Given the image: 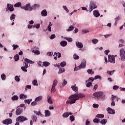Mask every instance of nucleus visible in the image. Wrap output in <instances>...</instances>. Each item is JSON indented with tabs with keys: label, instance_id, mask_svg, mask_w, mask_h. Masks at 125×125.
Returning a JSON list of instances; mask_svg holds the SVG:
<instances>
[{
	"label": "nucleus",
	"instance_id": "nucleus-1",
	"mask_svg": "<svg viewBox=\"0 0 125 125\" xmlns=\"http://www.w3.org/2000/svg\"><path fill=\"white\" fill-rule=\"evenodd\" d=\"M85 95L83 93H76L72 95L69 97V100L66 101V104H74L79 98H83Z\"/></svg>",
	"mask_w": 125,
	"mask_h": 125
},
{
	"label": "nucleus",
	"instance_id": "nucleus-2",
	"mask_svg": "<svg viewBox=\"0 0 125 125\" xmlns=\"http://www.w3.org/2000/svg\"><path fill=\"white\" fill-rule=\"evenodd\" d=\"M24 64L25 65L24 66H21V69L22 70V71H23V72H27V68H28V67H29V64H34V63H35V62H33L32 61H31V60H29L28 59V58H25L24 59Z\"/></svg>",
	"mask_w": 125,
	"mask_h": 125
},
{
	"label": "nucleus",
	"instance_id": "nucleus-3",
	"mask_svg": "<svg viewBox=\"0 0 125 125\" xmlns=\"http://www.w3.org/2000/svg\"><path fill=\"white\" fill-rule=\"evenodd\" d=\"M86 66V61L85 60H83L81 64L79 66L75 67L74 71H79V70H81V69H84Z\"/></svg>",
	"mask_w": 125,
	"mask_h": 125
},
{
	"label": "nucleus",
	"instance_id": "nucleus-4",
	"mask_svg": "<svg viewBox=\"0 0 125 125\" xmlns=\"http://www.w3.org/2000/svg\"><path fill=\"white\" fill-rule=\"evenodd\" d=\"M117 55L115 56H114V55H108V62H110V63H112V64H115L116 63V60L115 59V57H116Z\"/></svg>",
	"mask_w": 125,
	"mask_h": 125
},
{
	"label": "nucleus",
	"instance_id": "nucleus-5",
	"mask_svg": "<svg viewBox=\"0 0 125 125\" xmlns=\"http://www.w3.org/2000/svg\"><path fill=\"white\" fill-rule=\"evenodd\" d=\"M28 118L25 116H20L16 119V122H19L21 123H23V122H25V121H27Z\"/></svg>",
	"mask_w": 125,
	"mask_h": 125
},
{
	"label": "nucleus",
	"instance_id": "nucleus-6",
	"mask_svg": "<svg viewBox=\"0 0 125 125\" xmlns=\"http://www.w3.org/2000/svg\"><path fill=\"white\" fill-rule=\"evenodd\" d=\"M95 8H97V6L95 4L94 2L91 1L90 3L89 4V12H91L93 9H95Z\"/></svg>",
	"mask_w": 125,
	"mask_h": 125
},
{
	"label": "nucleus",
	"instance_id": "nucleus-7",
	"mask_svg": "<svg viewBox=\"0 0 125 125\" xmlns=\"http://www.w3.org/2000/svg\"><path fill=\"white\" fill-rule=\"evenodd\" d=\"M21 8L24 9L26 11H28V10H29V11H32L33 10V8H32L30 3L26 4L25 6H21Z\"/></svg>",
	"mask_w": 125,
	"mask_h": 125
},
{
	"label": "nucleus",
	"instance_id": "nucleus-8",
	"mask_svg": "<svg viewBox=\"0 0 125 125\" xmlns=\"http://www.w3.org/2000/svg\"><path fill=\"white\" fill-rule=\"evenodd\" d=\"M93 95L96 98H100V97H102L104 95V92L103 91L96 92L93 94Z\"/></svg>",
	"mask_w": 125,
	"mask_h": 125
},
{
	"label": "nucleus",
	"instance_id": "nucleus-9",
	"mask_svg": "<svg viewBox=\"0 0 125 125\" xmlns=\"http://www.w3.org/2000/svg\"><path fill=\"white\" fill-rule=\"evenodd\" d=\"M120 56L121 61H125V51L124 52V49L120 50Z\"/></svg>",
	"mask_w": 125,
	"mask_h": 125
},
{
	"label": "nucleus",
	"instance_id": "nucleus-10",
	"mask_svg": "<svg viewBox=\"0 0 125 125\" xmlns=\"http://www.w3.org/2000/svg\"><path fill=\"white\" fill-rule=\"evenodd\" d=\"M57 80H55L53 81V84L52 86V88L51 90V93H52V92L54 93L55 92V91H56V89L55 88V86H56V85H57Z\"/></svg>",
	"mask_w": 125,
	"mask_h": 125
},
{
	"label": "nucleus",
	"instance_id": "nucleus-11",
	"mask_svg": "<svg viewBox=\"0 0 125 125\" xmlns=\"http://www.w3.org/2000/svg\"><path fill=\"white\" fill-rule=\"evenodd\" d=\"M12 123H13L12 120L10 118L5 119L2 121V124H3V125H11Z\"/></svg>",
	"mask_w": 125,
	"mask_h": 125
},
{
	"label": "nucleus",
	"instance_id": "nucleus-12",
	"mask_svg": "<svg viewBox=\"0 0 125 125\" xmlns=\"http://www.w3.org/2000/svg\"><path fill=\"white\" fill-rule=\"evenodd\" d=\"M7 7L8 10H9V11H11V12H12V11H14V8L13 7V6L12 4L8 3L7 4Z\"/></svg>",
	"mask_w": 125,
	"mask_h": 125
},
{
	"label": "nucleus",
	"instance_id": "nucleus-13",
	"mask_svg": "<svg viewBox=\"0 0 125 125\" xmlns=\"http://www.w3.org/2000/svg\"><path fill=\"white\" fill-rule=\"evenodd\" d=\"M107 111L108 114L114 115L116 113V111L114 109L111 108L110 107L107 108Z\"/></svg>",
	"mask_w": 125,
	"mask_h": 125
},
{
	"label": "nucleus",
	"instance_id": "nucleus-14",
	"mask_svg": "<svg viewBox=\"0 0 125 125\" xmlns=\"http://www.w3.org/2000/svg\"><path fill=\"white\" fill-rule=\"evenodd\" d=\"M76 45L77 47H78V48H83V44L82 42H76Z\"/></svg>",
	"mask_w": 125,
	"mask_h": 125
},
{
	"label": "nucleus",
	"instance_id": "nucleus-15",
	"mask_svg": "<svg viewBox=\"0 0 125 125\" xmlns=\"http://www.w3.org/2000/svg\"><path fill=\"white\" fill-rule=\"evenodd\" d=\"M23 112V109L22 108H17L16 111V115L17 116H19V115H21Z\"/></svg>",
	"mask_w": 125,
	"mask_h": 125
},
{
	"label": "nucleus",
	"instance_id": "nucleus-16",
	"mask_svg": "<svg viewBox=\"0 0 125 125\" xmlns=\"http://www.w3.org/2000/svg\"><path fill=\"white\" fill-rule=\"evenodd\" d=\"M71 88H72V90L75 91V92H78V90H79V88L76 86V84H75L74 85H72L71 86Z\"/></svg>",
	"mask_w": 125,
	"mask_h": 125
},
{
	"label": "nucleus",
	"instance_id": "nucleus-17",
	"mask_svg": "<svg viewBox=\"0 0 125 125\" xmlns=\"http://www.w3.org/2000/svg\"><path fill=\"white\" fill-rule=\"evenodd\" d=\"M57 56H58V58H60V57H61V53H58V55H57V53L55 52L54 54V59H55V60H57Z\"/></svg>",
	"mask_w": 125,
	"mask_h": 125
},
{
	"label": "nucleus",
	"instance_id": "nucleus-18",
	"mask_svg": "<svg viewBox=\"0 0 125 125\" xmlns=\"http://www.w3.org/2000/svg\"><path fill=\"white\" fill-rule=\"evenodd\" d=\"M93 15L95 17H99V16H100V13H99V11L97 10H94L93 11Z\"/></svg>",
	"mask_w": 125,
	"mask_h": 125
},
{
	"label": "nucleus",
	"instance_id": "nucleus-19",
	"mask_svg": "<svg viewBox=\"0 0 125 125\" xmlns=\"http://www.w3.org/2000/svg\"><path fill=\"white\" fill-rule=\"evenodd\" d=\"M41 15L43 17L47 16V11H46V10H45V9L43 10L41 12Z\"/></svg>",
	"mask_w": 125,
	"mask_h": 125
},
{
	"label": "nucleus",
	"instance_id": "nucleus-20",
	"mask_svg": "<svg viewBox=\"0 0 125 125\" xmlns=\"http://www.w3.org/2000/svg\"><path fill=\"white\" fill-rule=\"evenodd\" d=\"M68 43H67V42L65 41H62L60 42V44L61 45V46H66V45H67Z\"/></svg>",
	"mask_w": 125,
	"mask_h": 125
},
{
	"label": "nucleus",
	"instance_id": "nucleus-21",
	"mask_svg": "<svg viewBox=\"0 0 125 125\" xmlns=\"http://www.w3.org/2000/svg\"><path fill=\"white\" fill-rule=\"evenodd\" d=\"M11 99L12 101H15L16 100H18L19 99V97L17 95H14L12 98Z\"/></svg>",
	"mask_w": 125,
	"mask_h": 125
},
{
	"label": "nucleus",
	"instance_id": "nucleus-22",
	"mask_svg": "<svg viewBox=\"0 0 125 125\" xmlns=\"http://www.w3.org/2000/svg\"><path fill=\"white\" fill-rule=\"evenodd\" d=\"M16 17V15L14 14H12L10 17V20L13 21V22H14V20H15V18Z\"/></svg>",
	"mask_w": 125,
	"mask_h": 125
},
{
	"label": "nucleus",
	"instance_id": "nucleus-23",
	"mask_svg": "<svg viewBox=\"0 0 125 125\" xmlns=\"http://www.w3.org/2000/svg\"><path fill=\"white\" fill-rule=\"evenodd\" d=\"M45 117H49L50 116V111L49 110H46L44 111Z\"/></svg>",
	"mask_w": 125,
	"mask_h": 125
},
{
	"label": "nucleus",
	"instance_id": "nucleus-24",
	"mask_svg": "<svg viewBox=\"0 0 125 125\" xmlns=\"http://www.w3.org/2000/svg\"><path fill=\"white\" fill-rule=\"evenodd\" d=\"M47 102L49 103V104H52L53 102H52V100H51V96H48L47 97Z\"/></svg>",
	"mask_w": 125,
	"mask_h": 125
},
{
	"label": "nucleus",
	"instance_id": "nucleus-25",
	"mask_svg": "<svg viewBox=\"0 0 125 125\" xmlns=\"http://www.w3.org/2000/svg\"><path fill=\"white\" fill-rule=\"evenodd\" d=\"M27 98V95H25L23 94H21L20 95V99L23 100V99H26Z\"/></svg>",
	"mask_w": 125,
	"mask_h": 125
},
{
	"label": "nucleus",
	"instance_id": "nucleus-26",
	"mask_svg": "<svg viewBox=\"0 0 125 125\" xmlns=\"http://www.w3.org/2000/svg\"><path fill=\"white\" fill-rule=\"evenodd\" d=\"M42 99V96H39V97H37L35 99V101L36 102H39V101H41Z\"/></svg>",
	"mask_w": 125,
	"mask_h": 125
},
{
	"label": "nucleus",
	"instance_id": "nucleus-27",
	"mask_svg": "<svg viewBox=\"0 0 125 125\" xmlns=\"http://www.w3.org/2000/svg\"><path fill=\"white\" fill-rule=\"evenodd\" d=\"M121 18L120 16H118L115 19V24L114 25L115 26H117V24H118V22L119 21V20H120V19Z\"/></svg>",
	"mask_w": 125,
	"mask_h": 125
},
{
	"label": "nucleus",
	"instance_id": "nucleus-28",
	"mask_svg": "<svg viewBox=\"0 0 125 125\" xmlns=\"http://www.w3.org/2000/svg\"><path fill=\"white\" fill-rule=\"evenodd\" d=\"M74 27L73 25H70L68 29H66L67 32H71V31H73L74 30Z\"/></svg>",
	"mask_w": 125,
	"mask_h": 125
},
{
	"label": "nucleus",
	"instance_id": "nucleus-29",
	"mask_svg": "<svg viewBox=\"0 0 125 125\" xmlns=\"http://www.w3.org/2000/svg\"><path fill=\"white\" fill-rule=\"evenodd\" d=\"M43 66H44V67H47V66H49L50 65V63L47 62H42Z\"/></svg>",
	"mask_w": 125,
	"mask_h": 125
},
{
	"label": "nucleus",
	"instance_id": "nucleus-30",
	"mask_svg": "<svg viewBox=\"0 0 125 125\" xmlns=\"http://www.w3.org/2000/svg\"><path fill=\"white\" fill-rule=\"evenodd\" d=\"M21 5H22V4H21V2H18L17 3L15 4L14 6L15 7H21Z\"/></svg>",
	"mask_w": 125,
	"mask_h": 125
},
{
	"label": "nucleus",
	"instance_id": "nucleus-31",
	"mask_svg": "<svg viewBox=\"0 0 125 125\" xmlns=\"http://www.w3.org/2000/svg\"><path fill=\"white\" fill-rule=\"evenodd\" d=\"M73 58L75 60H78V59H80V57L77 54H74L73 55Z\"/></svg>",
	"mask_w": 125,
	"mask_h": 125
},
{
	"label": "nucleus",
	"instance_id": "nucleus-32",
	"mask_svg": "<svg viewBox=\"0 0 125 125\" xmlns=\"http://www.w3.org/2000/svg\"><path fill=\"white\" fill-rule=\"evenodd\" d=\"M96 118H99L101 119H103V118H104V114H98L96 116Z\"/></svg>",
	"mask_w": 125,
	"mask_h": 125
},
{
	"label": "nucleus",
	"instance_id": "nucleus-33",
	"mask_svg": "<svg viewBox=\"0 0 125 125\" xmlns=\"http://www.w3.org/2000/svg\"><path fill=\"white\" fill-rule=\"evenodd\" d=\"M67 63L65 62H61L60 64H59L60 67H62V68H63V67H65V65H66Z\"/></svg>",
	"mask_w": 125,
	"mask_h": 125
},
{
	"label": "nucleus",
	"instance_id": "nucleus-34",
	"mask_svg": "<svg viewBox=\"0 0 125 125\" xmlns=\"http://www.w3.org/2000/svg\"><path fill=\"white\" fill-rule=\"evenodd\" d=\"M87 72L90 75H93V74H94V71H93L92 69H88Z\"/></svg>",
	"mask_w": 125,
	"mask_h": 125
},
{
	"label": "nucleus",
	"instance_id": "nucleus-35",
	"mask_svg": "<svg viewBox=\"0 0 125 125\" xmlns=\"http://www.w3.org/2000/svg\"><path fill=\"white\" fill-rule=\"evenodd\" d=\"M115 72H116V70H113V71H107V73L108 74V75H109V76H112V75H113V74H114V73H115Z\"/></svg>",
	"mask_w": 125,
	"mask_h": 125
},
{
	"label": "nucleus",
	"instance_id": "nucleus-36",
	"mask_svg": "<svg viewBox=\"0 0 125 125\" xmlns=\"http://www.w3.org/2000/svg\"><path fill=\"white\" fill-rule=\"evenodd\" d=\"M66 71V69L64 68H60L58 73L59 74H62V73H64Z\"/></svg>",
	"mask_w": 125,
	"mask_h": 125
},
{
	"label": "nucleus",
	"instance_id": "nucleus-37",
	"mask_svg": "<svg viewBox=\"0 0 125 125\" xmlns=\"http://www.w3.org/2000/svg\"><path fill=\"white\" fill-rule=\"evenodd\" d=\"M1 79L2 80V81H5L6 79V75L4 74H2L1 75Z\"/></svg>",
	"mask_w": 125,
	"mask_h": 125
},
{
	"label": "nucleus",
	"instance_id": "nucleus-38",
	"mask_svg": "<svg viewBox=\"0 0 125 125\" xmlns=\"http://www.w3.org/2000/svg\"><path fill=\"white\" fill-rule=\"evenodd\" d=\"M24 102H25V103L28 104V105H29L30 104L31 102H32V99H31L30 100H29V99L25 100Z\"/></svg>",
	"mask_w": 125,
	"mask_h": 125
},
{
	"label": "nucleus",
	"instance_id": "nucleus-39",
	"mask_svg": "<svg viewBox=\"0 0 125 125\" xmlns=\"http://www.w3.org/2000/svg\"><path fill=\"white\" fill-rule=\"evenodd\" d=\"M101 124L102 125H106V123H107V120L106 119H103L102 121H100Z\"/></svg>",
	"mask_w": 125,
	"mask_h": 125
},
{
	"label": "nucleus",
	"instance_id": "nucleus-40",
	"mask_svg": "<svg viewBox=\"0 0 125 125\" xmlns=\"http://www.w3.org/2000/svg\"><path fill=\"white\" fill-rule=\"evenodd\" d=\"M98 42H99V41L98 40V39H93L92 40V42H93L94 44H96V43H97Z\"/></svg>",
	"mask_w": 125,
	"mask_h": 125
},
{
	"label": "nucleus",
	"instance_id": "nucleus-41",
	"mask_svg": "<svg viewBox=\"0 0 125 125\" xmlns=\"http://www.w3.org/2000/svg\"><path fill=\"white\" fill-rule=\"evenodd\" d=\"M95 79V78L93 77H90L87 81H86V83H88V82H93V81H94Z\"/></svg>",
	"mask_w": 125,
	"mask_h": 125
},
{
	"label": "nucleus",
	"instance_id": "nucleus-42",
	"mask_svg": "<svg viewBox=\"0 0 125 125\" xmlns=\"http://www.w3.org/2000/svg\"><path fill=\"white\" fill-rule=\"evenodd\" d=\"M93 122L95 123V124H98V123H100V119L95 118V119L93 120Z\"/></svg>",
	"mask_w": 125,
	"mask_h": 125
},
{
	"label": "nucleus",
	"instance_id": "nucleus-43",
	"mask_svg": "<svg viewBox=\"0 0 125 125\" xmlns=\"http://www.w3.org/2000/svg\"><path fill=\"white\" fill-rule=\"evenodd\" d=\"M62 117L63 118H68V117H69V113L65 112L63 114Z\"/></svg>",
	"mask_w": 125,
	"mask_h": 125
},
{
	"label": "nucleus",
	"instance_id": "nucleus-44",
	"mask_svg": "<svg viewBox=\"0 0 125 125\" xmlns=\"http://www.w3.org/2000/svg\"><path fill=\"white\" fill-rule=\"evenodd\" d=\"M32 52H33V53H35V54H36L37 55H39V54L41 53L40 52V51L35 50H32Z\"/></svg>",
	"mask_w": 125,
	"mask_h": 125
},
{
	"label": "nucleus",
	"instance_id": "nucleus-45",
	"mask_svg": "<svg viewBox=\"0 0 125 125\" xmlns=\"http://www.w3.org/2000/svg\"><path fill=\"white\" fill-rule=\"evenodd\" d=\"M51 24V22H50L49 25L47 26V29H48L49 32H51V26H52V24Z\"/></svg>",
	"mask_w": 125,
	"mask_h": 125
},
{
	"label": "nucleus",
	"instance_id": "nucleus-46",
	"mask_svg": "<svg viewBox=\"0 0 125 125\" xmlns=\"http://www.w3.org/2000/svg\"><path fill=\"white\" fill-rule=\"evenodd\" d=\"M14 59L15 61H18L19 60V55L18 54L14 56Z\"/></svg>",
	"mask_w": 125,
	"mask_h": 125
},
{
	"label": "nucleus",
	"instance_id": "nucleus-47",
	"mask_svg": "<svg viewBox=\"0 0 125 125\" xmlns=\"http://www.w3.org/2000/svg\"><path fill=\"white\" fill-rule=\"evenodd\" d=\"M32 83L33 84V85H39L38 84H37L38 83V81L37 80H34L33 82H32Z\"/></svg>",
	"mask_w": 125,
	"mask_h": 125
},
{
	"label": "nucleus",
	"instance_id": "nucleus-48",
	"mask_svg": "<svg viewBox=\"0 0 125 125\" xmlns=\"http://www.w3.org/2000/svg\"><path fill=\"white\" fill-rule=\"evenodd\" d=\"M12 47H13V50H15V49H16V48H17L18 47H19V46H18V45L13 44L12 45Z\"/></svg>",
	"mask_w": 125,
	"mask_h": 125
},
{
	"label": "nucleus",
	"instance_id": "nucleus-49",
	"mask_svg": "<svg viewBox=\"0 0 125 125\" xmlns=\"http://www.w3.org/2000/svg\"><path fill=\"white\" fill-rule=\"evenodd\" d=\"M67 83V81L63 80V82L62 83V86H65Z\"/></svg>",
	"mask_w": 125,
	"mask_h": 125
},
{
	"label": "nucleus",
	"instance_id": "nucleus-50",
	"mask_svg": "<svg viewBox=\"0 0 125 125\" xmlns=\"http://www.w3.org/2000/svg\"><path fill=\"white\" fill-rule=\"evenodd\" d=\"M32 120L33 122H37V116L36 115H33L32 116Z\"/></svg>",
	"mask_w": 125,
	"mask_h": 125
},
{
	"label": "nucleus",
	"instance_id": "nucleus-51",
	"mask_svg": "<svg viewBox=\"0 0 125 125\" xmlns=\"http://www.w3.org/2000/svg\"><path fill=\"white\" fill-rule=\"evenodd\" d=\"M15 80L16 82H20V78L18 76H15Z\"/></svg>",
	"mask_w": 125,
	"mask_h": 125
},
{
	"label": "nucleus",
	"instance_id": "nucleus-52",
	"mask_svg": "<svg viewBox=\"0 0 125 125\" xmlns=\"http://www.w3.org/2000/svg\"><path fill=\"white\" fill-rule=\"evenodd\" d=\"M83 34H86V33H89V31L86 29H83L82 31Z\"/></svg>",
	"mask_w": 125,
	"mask_h": 125
},
{
	"label": "nucleus",
	"instance_id": "nucleus-53",
	"mask_svg": "<svg viewBox=\"0 0 125 125\" xmlns=\"http://www.w3.org/2000/svg\"><path fill=\"white\" fill-rule=\"evenodd\" d=\"M40 27H41V24L40 23L37 24L36 25L33 26V28H36V29H40Z\"/></svg>",
	"mask_w": 125,
	"mask_h": 125
},
{
	"label": "nucleus",
	"instance_id": "nucleus-54",
	"mask_svg": "<svg viewBox=\"0 0 125 125\" xmlns=\"http://www.w3.org/2000/svg\"><path fill=\"white\" fill-rule=\"evenodd\" d=\"M91 85H92V83H91V82H88V83L86 84L87 87H90Z\"/></svg>",
	"mask_w": 125,
	"mask_h": 125
},
{
	"label": "nucleus",
	"instance_id": "nucleus-55",
	"mask_svg": "<svg viewBox=\"0 0 125 125\" xmlns=\"http://www.w3.org/2000/svg\"><path fill=\"white\" fill-rule=\"evenodd\" d=\"M65 40H66V41H68V42H73V39L71 38H65Z\"/></svg>",
	"mask_w": 125,
	"mask_h": 125
},
{
	"label": "nucleus",
	"instance_id": "nucleus-56",
	"mask_svg": "<svg viewBox=\"0 0 125 125\" xmlns=\"http://www.w3.org/2000/svg\"><path fill=\"white\" fill-rule=\"evenodd\" d=\"M98 79H99V80H102V78L101 76H99V75H97L96 76H95V80H98Z\"/></svg>",
	"mask_w": 125,
	"mask_h": 125
},
{
	"label": "nucleus",
	"instance_id": "nucleus-57",
	"mask_svg": "<svg viewBox=\"0 0 125 125\" xmlns=\"http://www.w3.org/2000/svg\"><path fill=\"white\" fill-rule=\"evenodd\" d=\"M70 120L71 122H74L75 120V117H74L73 115L70 116Z\"/></svg>",
	"mask_w": 125,
	"mask_h": 125
},
{
	"label": "nucleus",
	"instance_id": "nucleus-58",
	"mask_svg": "<svg viewBox=\"0 0 125 125\" xmlns=\"http://www.w3.org/2000/svg\"><path fill=\"white\" fill-rule=\"evenodd\" d=\"M63 9H64V10H65V11H66L67 13H68V12H69V10L68 9V8H67V7L66 6H62Z\"/></svg>",
	"mask_w": 125,
	"mask_h": 125
},
{
	"label": "nucleus",
	"instance_id": "nucleus-59",
	"mask_svg": "<svg viewBox=\"0 0 125 125\" xmlns=\"http://www.w3.org/2000/svg\"><path fill=\"white\" fill-rule=\"evenodd\" d=\"M37 102L35 100V101L31 103V106H36L37 105Z\"/></svg>",
	"mask_w": 125,
	"mask_h": 125
},
{
	"label": "nucleus",
	"instance_id": "nucleus-60",
	"mask_svg": "<svg viewBox=\"0 0 125 125\" xmlns=\"http://www.w3.org/2000/svg\"><path fill=\"white\" fill-rule=\"evenodd\" d=\"M117 98V96H114L112 95V97H111V100L112 101L115 102V99Z\"/></svg>",
	"mask_w": 125,
	"mask_h": 125
},
{
	"label": "nucleus",
	"instance_id": "nucleus-61",
	"mask_svg": "<svg viewBox=\"0 0 125 125\" xmlns=\"http://www.w3.org/2000/svg\"><path fill=\"white\" fill-rule=\"evenodd\" d=\"M119 87L118 85H114L113 87V89H114V90H117V89H118Z\"/></svg>",
	"mask_w": 125,
	"mask_h": 125
},
{
	"label": "nucleus",
	"instance_id": "nucleus-62",
	"mask_svg": "<svg viewBox=\"0 0 125 125\" xmlns=\"http://www.w3.org/2000/svg\"><path fill=\"white\" fill-rule=\"evenodd\" d=\"M93 108H98V107H99V105H98V104H93Z\"/></svg>",
	"mask_w": 125,
	"mask_h": 125
},
{
	"label": "nucleus",
	"instance_id": "nucleus-63",
	"mask_svg": "<svg viewBox=\"0 0 125 125\" xmlns=\"http://www.w3.org/2000/svg\"><path fill=\"white\" fill-rule=\"evenodd\" d=\"M56 38V36L55 35V34H52L50 36V39L53 40V39H55Z\"/></svg>",
	"mask_w": 125,
	"mask_h": 125
},
{
	"label": "nucleus",
	"instance_id": "nucleus-64",
	"mask_svg": "<svg viewBox=\"0 0 125 125\" xmlns=\"http://www.w3.org/2000/svg\"><path fill=\"white\" fill-rule=\"evenodd\" d=\"M48 56H52L53 55V53L51 52H48L47 53Z\"/></svg>",
	"mask_w": 125,
	"mask_h": 125
}]
</instances>
